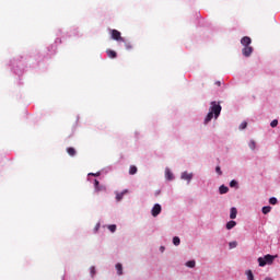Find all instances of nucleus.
Returning <instances> with one entry per match:
<instances>
[{
	"label": "nucleus",
	"mask_w": 280,
	"mask_h": 280,
	"mask_svg": "<svg viewBox=\"0 0 280 280\" xmlns=\"http://www.w3.org/2000/svg\"><path fill=\"white\" fill-rule=\"evenodd\" d=\"M126 49H132V44L130 42H124Z\"/></svg>",
	"instance_id": "nucleus-28"
},
{
	"label": "nucleus",
	"mask_w": 280,
	"mask_h": 280,
	"mask_svg": "<svg viewBox=\"0 0 280 280\" xmlns=\"http://www.w3.org/2000/svg\"><path fill=\"white\" fill-rule=\"evenodd\" d=\"M270 211H272V207H270V206L262 207L264 215H268V213H270Z\"/></svg>",
	"instance_id": "nucleus-16"
},
{
	"label": "nucleus",
	"mask_w": 280,
	"mask_h": 280,
	"mask_svg": "<svg viewBox=\"0 0 280 280\" xmlns=\"http://www.w3.org/2000/svg\"><path fill=\"white\" fill-rule=\"evenodd\" d=\"M94 231H95V233H97V231H100V223H97V224L95 225Z\"/></svg>",
	"instance_id": "nucleus-32"
},
{
	"label": "nucleus",
	"mask_w": 280,
	"mask_h": 280,
	"mask_svg": "<svg viewBox=\"0 0 280 280\" xmlns=\"http://www.w3.org/2000/svg\"><path fill=\"white\" fill-rule=\"evenodd\" d=\"M90 176H98V174H90Z\"/></svg>",
	"instance_id": "nucleus-35"
},
{
	"label": "nucleus",
	"mask_w": 280,
	"mask_h": 280,
	"mask_svg": "<svg viewBox=\"0 0 280 280\" xmlns=\"http://www.w3.org/2000/svg\"><path fill=\"white\" fill-rule=\"evenodd\" d=\"M137 172H138L137 166L131 165V166L129 167V174H130L131 176H135V174H137Z\"/></svg>",
	"instance_id": "nucleus-18"
},
{
	"label": "nucleus",
	"mask_w": 280,
	"mask_h": 280,
	"mask_svg": "<svg viewBox=\"0 0 280 280\" xmlns=\"http://www.w3.org/2000/svg\"><path fill=\"white\" fill-rule=\"evenodd\" d=\"M230 187H237V180H235V179L231 180Z\"/></svg>",
	"instance_id": "nucleus-30"
},
{
	"label": "nucleus",
	"mask_w": 280,
	"mask_h": 280,
	"mask_svg": "<svg viewBox=\"0 0 280 280\" xmlns=\"http://www.w3.org/2000/svg\"><path fill=\"white\" fill-rule=\"evenodd\" d=\"M126 194H128V189H125L121 192H116L117 202H121V200H124V196H126Z\"/></svg>",
	"instance_id": "nucleus-8"
},
{
	"label": "nucleus",
	"mask_w": 280,
	"mask_h": 280,
	"mask_svg": "<svg viewBox=\"0 0 280 280\" xmlns=\"http://www.w3.org/2000/svg\"><path fill=\"white\" fill-rule=\"evenodd\" d=\"M230 248H237V242H230L229 243Z\"/></svg>",
	"instance_id": "nucleus-29"
},
{
	"label": "nucleus",
	"mask_w": 280,
	"mask_h": 280,
	"mask_svg": "<svg viewBox=\"0 0 280 280\" xmlns=\"http://www.w3.org/2000/svg\"><path fill=\"white\" fill-rule=\"evenodd\" d=\"M162 211L161 205L155 203L151 210L153 218H156Z\"/></svg>",
	"instance_id": "nucleus-4"
},
{
	"label": "nucleus",
	"mask_w": 280,
	"mask_h": 280,
	"mask_svg": "<svg viewBox=\"0 0 280 280\" xmlns=\"http://www.w3.org/2000/svg\"><path fill=\"white\" fill-rule=\"evenodd\" d=\"M215 84H217V86H222V82L221 81H217Z\"/></svg>",
	"instance_id": "nucleus-33"
},
{
	"label": "nucleus",
	"mask_w": 280,
	"mask_h": 280,
	"mask_svg": "<svg viewBox=\"0 0 280 280\" xmlns=\"http://www.w3.org/2000/svg\"><path fill=\"white\" fill-rule=\"evenodd\" d=\"M250 43H253V39H250L248 36L241 39V45H243V47H250Z\"/></svg>",
	"instance_id": "nucleus-6"
},
{
	"label": "nucleus",
	"mask_w": 280,
	"mask_h": 280,
	"mask_svg": "<svg viewBox=\"0 0 280 280\" xmlns=\"http://www.w3.org/2000/svg\"><path fill=\"white\" fill-rule=\"evenodd\" d=\"M94 189L95 191H106V186H100V182L97 179L94 180Z\"/></svg>",
	"instance_id": "nucleus-7"
},
{
	"label": "nucleus",
	"mask_w": 280,
	"mask_h": 280,
	"mask_svg": "<svg viewBox=\"0 0 280 280\" xmlns=\"http://www.w3.org/2000/svg\"><path fill=\"white\" fill-rule=\"evenodd\" d=\"M242 54L245 56V58H249V56L253 54V46H244Z\"/></svg>",
	"instance_id": "nucleus-5"
},
{
	"label": "nucleus",
	"mask_w": 280,
	"mask_h": 280,
	"mask_svg": "<svg viewBox=\"0 0 280 280\" xmlns=\"http://www.w3.org/2000/svg\"><path fill=\"white\" fill-rule=\"evenodd\" d=\"M116 270H117V275L121 276L124 275V266H121V264H116Z\"/></svg>",
	"instance_id": "nucleus-13"
},
{
	"label": "nucleus",
	"mask_w": 280,
	"mask_h": 280,
	"mask_svg": "<svg viewBox=\"0 0 280 280\" xmlns=\"http://www.w3.org/2000/svg\"><path fill=\"white\" fill-rule=\"evenodd\" d=\"M275 257L276 256L267 254L264 257L258 258V264L261 268H264V266L272 264L275 261Z\"/></svg>",
	"instance_id": "nucleus-2"
},
{
	"label": "nucleus",
	"mask_w": 280,
	"mask_h": 280,
	"mask_svg": "<svg viewBox=\"0 0 280 280\" xmlns=\"http://www.w3.org/2000/svg\"><path fill=\"white\" fill-rule=\"evenodd\" d=\"M221 113H222V106L220 105V103L212 101L210 103L209 113L205 118V124L206 125L209 124V121L213 119V115H214V119H218Z\"/></svg>",
	"instance_id": "nucleus-1"
},
{
	"label": "nucleus",
	"mask_w": 280,
	"mask_h": 280,
	"mask_svg": "<svg viewBox=\"0 0 280 280\" xmlns=\"http://www.w3.org/2000/svg\"><path fill=\"white\" fill-rule=\"evenodd\" d=\"M106 54H107L108 58H117V51H115V50L107 49Z\"/></svg>",
	"instance_id": "nucleus-12"
},
{
	"label": "nucleus",
	"mask_w": 280,
	"mask_h": 280,
	"mask_svg": "<svg viewBox=\"0 0 280 280\" xmlns=\"http://www.w3.org/2000/svg\"><path fill=\"white\" fill-rule=\"evenodd\" d=\"M67 153L69 154V156H74L77 154V151L73 147H69L67 149Z\"/></svg>",
	"instance_id": "nucleus-14"
},
{
	"label": "nucleus",
	"mask_w": 280,
	"mask_h": 280,
	"mask_svg": "<svg viewBox=\"0 0 280 280\" xmlns=\"http://www.w3.org/2000/svg\"><path fill=\"white\" fill-rule=\"evenodd\" d=\"M191 178H194V174L187 173V172L182 173V179L183 180H188V183H190Z\"/></svg>",
	"instance_id": "nucleus-9"
},
{
	"label": "nucleus",
	"mask_w": 280,
	"mask_h": 280,
	"mask_svg": "<svg viewBox=\"0 0 280 280\" xmlns=\"http://www.w3.org/2000/svg\"><path fill=\"white\" fill-rule=\"evenodd\" d=\"M270 126H271V128H277V126H279V120L273 119V120L270 122Z\"/></svg>",
	"instance_id": "nucleus-23"
},
{
	"label": "nucleus",
	"mask_w": 280,
	"mask_h": 280,
	"mask_svg": "<svg viewBox=\"0 0 280 280\" xmlns=\"http://www.w3.org/2000/svg\"><path fill=\"white\" fill-rule=\"evenodd\" d=\"M236 225H237V222L230 221L226 223V229H228V231H231V229H234V226H236Z\"/></svg>",
	"instance_id": "nucleus-17"
},
{
	"label": "nucleus",
	"mask_w": 280,
	"mask_h": 280,
	"mask_svg": "<svg viewBox=\"0 0 280 280\" xmlns=\"http://www.w3.org/2000/svg\"><path fill=\"white\" fill-rule=\"evenodd\" d=\"M164 250H165V247L162 246V247H161V252L163 253Z\"/></svg>",
	"instance_id": "nucleus-34"
},
{
	"label": "nucleus",
	"mask_w": 280,
	"mask_h": 280,
	"mask_svg": "<svg viewBox=\"0 0 280 280\" xmlns=\"http://www.w3.org/2000/svg\"><path fill=\"white\" fill-rule=\"evenodd\" d=\"M247 126H248V122L243 121V122L240 125V130H246Z\"/></svg>",
	"instance_id": "nucleus-24"
},
{
	"label": "nucleus",
	"mask_w": 280,
	"mask_h": 280,
	"mask_svg": "<svg viewBox=\"0 0 280 280\" xmlns=\"http://www.w3.org/2000/svg\"><path fill=\"white\" fill-rule=\"evenodd\" d=\"M165 178L166 180H174V174L172 171H170V168H165Z\"/></svg>",
	"instance_id": "nucleus-10"
},
{
	"label": "nucleus",
	"mask_w": 280,
	"mask_h": 280,
	"mask_svg": "<svg viewBox=\"0 0 280 280\" xmlns=\"http://www.w3.org/2000/svg\"><path fill=\"white\" fill-rule=\"evenodd\" d=\"M247 280H255V276L253 275L252 270L246 271Z\"/></svg>",
	"instance_id": "nucleus-20"
},
{
	"label": "nucleus",
	"mask_w": 280,
	"mask_h": 280,
	"mask_svg": "<svg viewBox=\"0 0 280 280\" xmlns=\"http://www.w3.org/2000/svg\"><path fill=\"white\" fill-rule=\"evenodd\" d=\"M219 192H220L221 195L229 194V187H226V186H224V185L220 186Z\"/></svg>",
	"instance_id": "nucleus-15"
},
{
	"label": "nucleus",
	"mask_w": 280,
	"mask_h": 280,
	"mask_svg": "<svg viewBox=\"0 0 280 280\" xmlns=\"http://www.w3.org/2000/svg\"><path fill=\"white\" fill-rule=\"evenodd\" d=\"M108 231H110V233H115V231H117V225L112 224L107 226Z\"/></svg>",
	"instance_id": "nucleus-21"
},
{
	"label": "nucleus",
	"mask_w": 280,
	"mask_h": 280,
	"mask_svg": "<svg viewBox=\"0 0 280 280\" xmlns=\"http://www.w3.org/2000/svg\"><path fill=\"white\" fill-rule=\"evenodd\" d=\"M215 172L219 174V176H222V168H220V166L215 167Z\"/></svg>",
	"instance_id": "nucleus-31"
},
{
	"label": "nucleus",
	"mask_w": 280,
	"mask_h": 280,
	"mask_svg": "<svg viewBox=\"0 0 280 280\" xmlns=\"http://www.w3.org/2000/svg\"><path fill=\"white\" fill-rule=\"evenodd\" d=\"M277 202H278V200H277L276 197H271V198L269 199V205H277Z\"/></svg>",
	"instance_id": "nucleus-27"
},
{
	"label": "nucleus",
	"mask_w": 280,
	"mask_h": 280,
	"mask_svg": "<svg viewBox=\"0 0 280 280\" xmlns=\"http://www.w3.org/2000/svg\"><path fill=\"white\" fill-rule=\"evenodd\" d=\"M96 272H97V271L95 270V267L92 266V267L90 268V275H91L92 279H93V277H95Z\"/></svg>",
	"instance_id": "nucleus-25"
},
{
	"label": "nucleus",
	"mask_w": 280,
	"mask_h": 280,
	"mask_svg": "<svg viewBox=\"0 0 280 280\" xmlns=\"http://www.w3.org/2000/svg\"><path fill=\"white\" fill-rule=\"evenodd\" d=\"M113 40H117V43H126V39L121 37V32L117 30H110Z\"/></svg>",
	"instance_id": "nucleus-3"
},
{
	"label": "nucleus",
	"mask_w": 280,
	"mask_h": 280,
	"mask_svg": "<svg viewBox=\"0 0 280 280\" xmlns=\"http://www.w3.org/2000/svg\"><path fill=\"white\" fill-rule=\"evenodd\" d=\"M173 244H174L175 246H178V245L180 244V238H179L178 236H174V237H173Z\"/></svg>",
	"instance_id": "nucleus-22"
},
{
	"label": "nucleus",
	"mask_w": 280,
	"mask_h": 280,
	"mask_svg": "<svg viewBox=\"0 0 280 280\" xmlns=\"http://www.w3.org/2000/svg\"><path fill=\"white\" fill-rule=\"evenodd\" d=\"M256 145H257V143L255 142V140H250V141H249V148H250V150H255Z\"/></svg>",
	"instance_id": "nucleus-26"
},
{
	"label": "nucleus",
	"mask_w": 280,
	"mask_h": 280,
	"mask_svg": "<svg viewBox=\"0 0 280 280\" xmlns=\"http://www.w3.org/2000/svg\"><path fill=\"white\" fill-rule=\"evenodd\" d=\"M230 218L231 220H235V218H237V208H231Z\"/></svg>",
	"instance_id": "nucleus-11"
},
{
	"label": "nucleus",
	"mask_w": 280,
	"mask_h": 280,
	"mask_svg": "<svg viewBox=\"0 0 280 280\" xmlns=\"http://www.w3.org/2000/svg\"><path fill=\"white\" fill-rule=\"evenodd\" d=\"M187 268H196V260H189L186 262Z\"/></svg>",
	"instance_id": "nucleus-19"
}]
</instances>
